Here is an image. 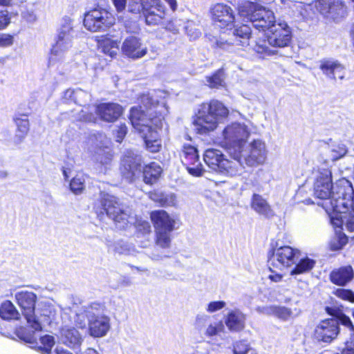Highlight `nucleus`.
<instances>
[{
    "mask_svg": "<svg viewBox=\"0 0 354 354\" xmlns=\"http://www.w3.org/2000/svg\"><path fill=\"white\" fill-rule=\"evenodd\" d=\"M165 96L162 91L143 94L140 107H133L130 111L133 127L142 134L147 149L152 153L159 151L162 147L158 131L162 129L164 115L167 113Z\"/></svg>",
    "mask_w": 354,
    "mask_h": 354,
    "instance_id": "f257e3e1",
    "label": "nucleus"
},
{
    "mask_svg": "<svg viewBox=\"0 0 354 354\" xmlns=\"http://www.w3.org/2000/svg\"><path fill=\"white\" fill-rule=\"evenodd\" d=\"M314 194L320 199L328 201L333 211L346 214L354 212V189L346 178L339 180L335 187L332 183V171L328 161H324L313 171Z\"/></svg>",
    "mask_w": 354,
    "mask_h": 354,
    "instance_id": "f03ea898",
    "label": "nucleus"
},
{
    "mask_svg": "<svg viewBox=\"0 0 354 354\" xmlns=\"http://www.w3.org/2000/svg\"><path fill=\"white\" fill-rule=\"evenodd\" d=\"M95 209L97 214L105 213L120 230H126L133 226L142 234L151 232V225L148 221L137 218L129 209H124L118 199L108 193H100L99 201L95 203Z\"/></svg>",
    "mask_w": 354,
    "mask_h": 354,
    "instance_id": "7ed1b4c3",
    "label": "nucleus"
},
{
    "mask_svg": "<svg viewBox=\"0 0 354 354\" xmlns=\"http://www.w3.org/2000/svg\"><path fill=\"white\" fill-rule=\"evenodd\" d=\"M228 115V109L218 100L202 104L193 121L194 131L206 134L216 129L218 123Z\"/></svg>",
    "mask_w": 354,
    "mask_h": 354,
    "instance_id": "20e7f679",
    "label": "nucleus"
},
{
    "mask_svg": "<svg viewBox=\"0 0 354 354\" xmlns=\"http://www.w3.org/2000/svg\"><path fill=\"white\" fill-rule=\"evenodd\" d=\"M75 36L73 20L68 17H64L57 30L55 42L50 49L48 57L49 67L57 66L65 60L68 51L72 47Z\"/></svg>",
    "mask_w": 354,
    "mask_h": 354,
    "instance_id": "39448f33",
    "label": "nucleus"
},
{
    "mask_svg": "<svg viewBox=\"0 0 354 354\" xmlns=\"http://www.w3.org/2000/svg\"><path fill=\"white\" fill-rule=\"evenodd\" d=\"M266 38L257 41L252 48L259 54L271 55L274 51L268 44L276 48L288 46L292 39L290 28L286 22L279 21L268 30Z\"/></svg>",
    "mask_w": 354,
    "mask_h": 354,
    "instance_id": "423d86ee",
    "label": "nucleus"
},
{
    "mask_svg": "<svg viewBox=\"0 0 354 354\" xmlns=\"http://www.w3.org/2000/svg\"><path fill=\"white\" fill-rule=\"evenodd\" d=\"M239 15L249 20L253 26L259 30H269L277 23L274 12L251 1H243L239 4Z\"/></svg>",
    "mask_w": 354,
    "mask_h": 354,
    "instance_id": "0eeeda50",
    "label": "nucleus"
},
{
    "mask_svg": "<svg viewBox=\"0 0 354 354\" xmlns=\"http://www.w3.org/2000/svg\"><path fill=\"white\" fill-rule=\"evenodd\" d=\"M15 299L22 310V314L27 321L28 327L32 329V333L22 335L21 337L26 342L33 343L37 339L35 333L41 330V324L36 319L35 315L37 296L32 292L19 291L15 294Z\"/></svg>",
    "mask_w": 354,
    "mask_h": 354,
    "instance_id": "6e6552de",
    "label": "nucleus"
},
{
    "mask_svg": "<svg viewBox=\"0 0 354 354\" xmlns=\"http://www.w3.org/2000/svg\"><path fill=\"white\" fill-rule=\"evenodd\" d=\"M249 135L248 127L243 123H232L224 129L223 145L231 157L237 158L241 156L242 148Z\"/></svg>",
    "mask_w": 354,
    "mask_h": 354,
    "instance_id": "1a4fd4ad",
    "label": "nucleus"
},
{
    "mask_svg": "<svg viewBox=\"0 0 354 354\" xmlns=\"http://www.w3.org/2000/svg\"><path fill=\"white\" fill-rule=\"evenodd\" d=\"M88 333L93 337L105 336L111 328L110 317L106 315L104 304L91 303L88 308Z\"/></svg>",
    "mask_w": 354,
    "mask_h": 354,
    "instance_id": "9d476101",
    "label": "nucleus"
},
{
    "mask_svg": "<svg viewBox=\"0 0 354 354\" xmlns=\"http://www.w3.org/2000/svg\"><path fill=\"white\" fill-rule=\"evenodd\" d=\"M150 218L153 223L156 244L167 248L171 243V233L174 230L176 220L164 210H156L151 213Z\"/></svg>",
    "mask_w": 354,
    "mask_h": 354,
    "instance_id": "9b49d317",
    "label": "nucleus"
},
{
    "mask_svg": "<svg viewBox=\"0 0 354 354\" xmlns=\"http://www.w3.org/2000/svg\"><path fill=\"white\" fill-rule=\"evenodd\" d=\"M88 151L97 164L106 167L112 161L111 140L103 133L91 135L88 140Z\"/></svg>",
    "mask_w": 354,
    "mask_h": 354,
    "instance_id": "f8f14e48",
    "label": "nucleus"
},
{
    "mask_svg": "<svg viewBox=\"0 0 354 354\" xmlns=\"http://www.w3.org/2000/svg\"><path fill=\"white\" fill-rule=\"evenodd\" d=\"M88 151L97 164L106 167L112 161L111 140L103 133L91 135L88 140Z\"/></svg>",
    "mask_w": 354,
    "mask_h": 354,
    "instance_id": "ddd939ff",
    "label": "nucleus"
},
{
    "mask_svg": "<svg viewBox=\"0 0 354 354\" xmlns=\"http://www.w3.org/2000/svg\"><path fill=\"white\" fill-rule=\"evenodd\" d=\"M299 251L288 245H280L276 243L268 259L269 269L282 270L296 263Z\"/></svg>",
    "mask_w": 354,
    "mask_h": 354,
    "instance_id": "4468645a",
    "label": "nucleus"
},
{
    "mask_svg": "<svg viewBox=\"0 0 354 354\" xmlns=\"http://www.w3.org/2000/svg\"><path fill=\"white\" fill-rule=\"evenodd\" d=\"M114 24V17L104 9H93L84 15V26L92 32L104 31Z\"/></svg>",
    "mask_w": 354,
    "mask_h": 354,
    "instance_id": "2eb2a0df",
    "label": "nucleus"
},
{
    "mask_svg": "<svg viewBox=\"0 0 354 354\" xmlns=\"http://www.w3.org/2000/svg\"><path fill=\"white\" fill-rule=\"evenodd\" d=\"M245 164L250 167H256L264 163L267 158L266 144L261 140H254L245 149L242 148L241 156Z\"/></svg>",
    "mask_w": 354,
    "mask_h": 354,
    "instance_id": "dca6fc26",
    "label": "nucleus"
},
{
    "mask_svg": "<svg viewBox=\"0 0 354 354\" xmlns=\"http://www.w3.org/2000/svg\"><path fill=\"white\" fill-rule=\"evenodd\" d=\"M251 29L247 25L236 28L232 38L228 39L220 37L216 39L214 46L223 50H230L233 46H245L249 45Z\"/></svg>",
    "mask_w": 354,
    "mask_h": 354,
    "instance_id": "f3484780",
    "label": "nucleus"
},
{
    "mask_svg": "<svg viewBox=\"0 0 354 354\" xmlns=\"http://www.w3.org/2000/svg\"><path fill=\"white\" fill-rule=\"evenodd\" d=\"M145 6L144 16L149 26L161 25L168 15V12L161 0H142Z\"/></svg>",
    "mask_w": 354,
    "mask_h": 354,
    "instance_id": "a211bd4d",
    "label": "nucleus"
},
{
    "mask_svg": "<svg viewBox=\"0 0 354 354\" xmlns=\"http://www.w3.org/2000/svg\"><path fill=\"white\" fill-rule=\"evenodd\" d=\"M180 156L181 161L189 174L196 177L203 174L205 170L199 162V156L196 147L189 145H184Z\"/></svg>",
    "mask_w": 354,
    "mask_h": 354,
    "instance_id": "6ab92c4d",
    "label": "nucleus"
},
{
    "mask_svg": "<svg viewBox=\"0 0 354 354\" xmlns=\"http://www.w3.org/2000/svg\"><path fill=\"white\" fill-rule=\"evenodd\" d=\"M339 333L337 321L330 318L321 321L315 327V337L319 342L331 343Z\"/></svg>",
    "mask_w": 354,
    "mask_h": 354,
    "instance_id": "aec40b11",
    "label": "nucleus"
},
{
    "mask_svg": "<svg viewBox=\"0 0 354 354\" xmlns=\"http://www.w3.org/2000/svg\"><path fill=\"white\" fill-rule=\"evenodd\" d=\"M121 50L125 56L133 59H140L148 52L147 47L142 39L134 35L128 36L124 39Z\"/></svg>",
    "mask_w": 354,
    "mask_h": 354,
    "instance_id": "412c9836",
    "label": "nucleus"
},
{
    "mask_svg": "<svg viewBox=\"0 0 354 354\" xmlns=\"http://www.w3.org/2000/svg\"><path fill=\"white\" fill-rule=\"evenodd\" d=\"M120 170L122 176L126 179L132 181L141 171L140 157L131 151H128L122 160Z\"/></svg>",
    "mask_w": 354,
    "mask_h": 354,
    "instance_id": "4be33fe9",
    "label": "nucleus"
},
{
    "mask_svg": "<svg viewBox=\"0 0 354 354\" xmlns=\"http://www.w3.org/2000/svg\"><path fill=\"white\" fill-rule=\"evenodd\" d=\"M213 21L219 27L232 25L235 20L234 12L230 6L224 3H216L211 9Z\"/></svg>",
    "mask_w": 354,
    "mask_h": 354,
    "instance_id": "5701e85b",
    "label": "nucleus"
},
{
    "mask_svg": "<svg viewBox=\"0 0 354 354\" xmlns=\"http://www.w3.org/2000/svg\"><path fill=\"white\" fill-rule=\"evenodd\" d=\"M122 107L117 103H102L95 108V112L100 118L107 122H113L122 115Z\"/></svg>",
    "mask_w": 354,
    "mask_h": 354,
    "instance_id": "b1692460",
    "label": "nucleus"
},
{
    "mask_svg": "<svg viewBox=\"0 0 354 354\" xmlns=\"http://www.w3.org/2000/svg\"><path fill=\"white\" fill-rule=\"evenodd\" d=\"M226 334L225 326L221 321L209 323L203 330L205 337L210 339L213 344L219 347L222 346L223 343L218 342V337L227 343L230 342V337Z\"/></svg>",
    "mask_w": 354,
    "mask_h": 354,
    "instance_id": "393cba45",
    "label": "nucleus"
},
{
    "mask_svg": "<svg viewBox=\"0 0 354 354\" xmlns=\"http://www.w3.org/2000/svg\"><path fill=\"white\" fill-rule=\"evenodd\" d=\"M250 204L255 213L265 218H271L274 216V212L268 200L259 194H252Z\"/></svg>",
    "mask_w": 354,
    "mask_h": 354,
    "instance_id": "a878e982",
    "label": "nucleus"
},
{
    "mask_svg": "<svg viewBox=\"0 0 354 354\" xmlns=\"http://www.w3.org/2000/svg\"><path fill=\"white\" fill-rule=\"evenodd\" d=\"M319 68L326 77L332 80H343L345 77L344 66L336 60L323 59L320 62Z\"/></svg>",
    "mask_w": 354,
    "mask_h": 354,
    "instance_id": "bb28decb",
    "label": "nucleus"
},
{
    "mask_svg": "<svg viewBox=\"0 0 354 354\" xmlns=\"http://www.w3.org/2000/svg\"><path fill=\"white\" fill-rule=\"evenodd\" d=\"M257 310L267 315L274 316L283 321H287L295 317L300 314V310L295 308L292 310L285 306H270L263 308H258Z\"/></svg>",
    "mask_w": 354,
    "mask_h": 354,
    "instance_id": "cd10ccee",
    "label": "nucleus"
},
{
    "mask_svg": "<svg viewBox=\"0 0 354 354\" xmlns=\"http://www.w3.org/2000/svg\"><path fill=\"white\" fill-rule=\"evenodd\" d=\"M316 10L324 17H335L343 9L340 0H317L315 4Z\"/></svg>",
    "mask_w": 354,
    "mask_h": 354,
    "instance_id": "c85d7f7f",
    "label": "nucleus"
},
{
    "mask_svg": "<svg viewBox=\"0 0 354 354\" xmlns=\"http://www.w3.org/2000/svg\"><path fill=\"white\" fill-rule=\"evenodd\" d=\"M233 160L226 159L221 163V169L219 174H222L230 177L241 176L245 172V167L241 163V157L235 158L232 157Z\"/></svg>",
    "mask_w": 354,
    "mask_h": 354,
    "instance_id": "c756f323",
    "label": "nucleus"
},
{
    "mask_svg": "<svg viewBox=\"0 0 354 354\" xmlns=\"http://www.w3.org/2000/svg\"><path fill=\"white\" fill-rule=\"evenodd\" d=\"M354 277V271L351 266L342 267L331 272L330 279L332 283L338 286H345Z\"/></svg>",
    "mask_w": 354,
    "mask_h": 354,
    "instance_id": "7c9ffc66",
    "label": "nucleus"
},
{
    "mask_svg": "<svg viewBox=\"0 0 354 354\" xmlns=\"http://www.w3.org/2000/svg\"><path fill=\"white\" fill-rule=\"evenodd\" d=\"M203 159L207 165L213 171L219 173L221 169V163L225 160L222 152L216 149H208L205 151Z\"/></svg>",
    "mask_w": 354,
    "mask_h": 354,
    "instance_id": "2f4dec72",
    "label": "nucleus"
},
{
    "mask_svg": "<svg viewBox=\"0 0 354 354\" xmlns=\"http://www.w3.org/2000/svg\"><path fill=\"white\" fill-rule=\"evenodd\" d=\"M245 315L239 310L235 309L228 313L225 323L232 331L241 330L245 326Z\"/></svg>",
    "mask_w": 354,
    "mask_h": 354,
    "instance_id": "473e14b6",
    "label": "nucleus"
},
{
    "mask_svg": "<svg viewBox=\"0 0 354 354\" xmlns=\"http://www.w3.org/2000/svg\"><path fill=\"white\" fill-rule=\"evenodd\" d=\"M60 340L68 346L74 347L81 344L82 337L74 328H63L61 330Z\"/></svg>",
    "mask_w": 354,
    "mask_h": 354,
    "instance_id": "72a5a7b5",
    "label": "nucleus"
},
{
    "mask_svg": "<svg viewBox=\"0 0 354 354\" xmlns=\"http://www.w3.org/2000/svg\"><path fill=\"white\" fill-rule=\"evenodd\" d=\"M14 121L17 126V130L15 136V142L19 144L24 140L29 131V120L27 118H23L22 115H20L15 116L14 118Z\"/></svg>",
    "mask_w": 354,
    "mask_h": 354,
    "instance_id": "f704fd0d",
    "label": "nucleus"
},
{
    "mask_svg": "<svg viewBox=\"0 0 354 354\" xmlns=\"http://www.w3.org/2000/svg\"><path fill=\"white\" fill-rule=\"evenodd\" d=\"M162 168L159 165L152 162L146 165L143 169L144 181L147 184L152 185L160 178Z\"/></svg>",
    "mask_w": 354,
    "mask_h": 354,
    "instance_id": "c9c22d12",
    "label": "nucleus"
},
{
    "mask_svg": "<svg viewBox=\"0 0 354 354\" xmlns=\"http://www.w3.org/2000/svg\"><path fill=\"white\" fill-rule=\"evenodd\" d=\"M42 306L40 319L36 317V319L41 324V329L45 325H50L55 319L57 314L54 306L50 303H43Z\"/></svg>",
    "mask_w": 354,
    "mask_h": 354,
    "instance_id": "e433bc0d",
    "label": "nucleus"
},
{
    "mask_svg": "<svg viewBox=\"0 0 354 354\" xmlns=\"http://www.w3.org/2000/svg\"><path fill=\"white\" fill-rule=\"evenodd\" d=\"M0 317L5 320L19 319V313L10 301L3 302L0 306Z\"/></svg>",
    "mask_w": 354,
    "mask_h": 354,
    "instance_id": "4c0bfd02",
    "label": "nucleus"
},
{
    "mask_svg": "<svg viewBox=\"0 0 354 354\" xmlns=\"http://www.w3.org/2000/svg\"><path fill=\"white\" fill-rule=\"evenodd\" d=\"M315 261L308 257L301 259L296 264L294 269L290 272L291 275L300 274L307 272L315 266Z\"/></svg>",
    "mask_w": 354,
    "mask_h": 354,
    "instance_id": "58836bf2",
    "label": "nucleus"
},
{
    "mask_svg": "<svg viewBox=\"0 0 354 354\" xmlns=\"http://www.w3.org/2000/svg\"><path fill=\"white\" fill-rule=\"evenodd\" d=\"M91 307V303L82 306H77L76 315H75V323L77 326L81 328H84L86 326V319L88 322V308Z\"/></svg>",
    "mask_w": 354,
    "mask_h": 354,
    "instance_id": "ea45409f",
    "label": "nucleus"
},
{
    "mask_svg": "<svg viewBox=\"0 0 354 354\" xmlns=\"http://www.w3.org/2000/svg\"><path fill=\"white\" fill-rule=\"evenodd\" d=\"M102 52L111 57L116 56L118 52V42L111 39H104L100 42Z\"/></svg>",
    "mask_w": 354,
    "mask_h": 354,
    "instance_id": "a19ab883",
    "label": "nucleus"
},
{
    "mask_svg": "<svg viewBox=\"0 0 354 354\" xmlns=\"http://www.w3.org/2000/svg\"><path fill=\"white\" fill-rule=\"evenodd\" d=\"M85 187V178L82 174H77L70 181V189L75 194H80Z\"/></svg>",
    "mask_w": 354,
    "mask_h": 354,
    "instance_id": "79ce46f5",
    "label": "nucleus"
},
{
    "mask_svg": "<svg viewBox=\"0 0 354 354\" xmlns=\"http://www.w3.org/2000/svg\"><path fill=\"white\" fill-rule=\"evenodd\" d=\"M224 78H225L224 73H223V71L221 69L218 70L212 75L206 77L207 85L210 88H218L219 87L224 86V84H225Z\"/></svg>",
    "mask_w": 354,
    "mask_h": 354,
    "instance_id": "37998d69",
    "label": "nucleus"
},
{
    "mask_svg": "<svg viewBox=\"0 0 354 354\" xmlns=\"http://www.w3.org/2000/svg\"><path fill=\"white\" fill-rule=\"evenodd\" d=\"M348 150L345 145L342 143L334 144L330 148V157L333 161L343 158Z\"/></svg>",
    "mask_w": 354,
    "mask_h": 354,
    "instance_id": "c03bdc74",
    "label": "nucleus"
},
{
    "mask_svg": "<svg viewBox=\"0 0 354 354\" xmlns=\"http://www.w3.org/2000/svg\"><path fill=\"white\" fill-rule=\"evenodd\" d=\"M165 21L160 25L165 30L176 34L178 32L179 27L181 26V20L177 19H169L166 17Z\"/></svg>",
    "mask_w": 354,
    "mask_h": 354,
    "instance_id": "a18cd8bd",
    "label": "nucleus"
},
{
    "mask_svg": "<svg viewBox=\"0 0 354 354\" xmlns=\"http://www.w3.org/2000/svg\"><path fill=\"white\" fill-rule=\"evenodd\" d=\"M335 319L337 321V327L339 324H342L354 333V324L348 316L342 313H339L335 315Z\"/></svg>",
    "mask_w": 354,
    "mask_h": 354,
    "instance_id": "49530a36",
    "label": "nucleus"
},
{
    "mask_svg": "<svg viewBox=\"0 0 354 354\" xmlns=\"http://www.w3.org/2000/svg\"><path fill=\"white\" fill-rule=\"evenodd\" d=\"M91 100V95L85 91L80 88L75 89L74 102L80 106Z\"/></svg>",
    "mask_w": 354,
    "mask_h": 354,
    "instance_id": "de8ad7c7",
    "label": "nucleus"
},
{
    "mask_svg": "<svg viewBox=\"0 0 354 354\" xmlns=\"http://www.w3.org/2000/svg\"><path fill=\"white\" fill-rule=\"evenodd\" d=\"M115 251L121 254H133L134 248L129 243L119 241L115 245Z\"/></svg>",
    "mask_w": 354,
    "mask_h": 354,
    "instance_id": "09e8293b",
    "label": "nucleus"
},
{
    "mask_svg": "<svg viewBox=\"0 0 354 354\" xmlns=\"http://www.w3.org/2000/svg\"><path fill=\"white\" fill-rule=\"evenodd\" d=\"M41 343L43 345V352L45 354H50L51 348L55 344L54 337L51 335H46L40 337Z\"/></svg>",
    "mask_w": 354,
    "mask_h": 354,
    "instance_id": "8fccbe9b",
    "label": "nucleus"
},
{
    "mask_svg": "<svg viewBox=\"0 0 354 354\" xmlns=\"http://www.w3.org/2000/svg\"><path fill=\"white\" fill-rule=\"evenodd\" d=\"M145 12V6L142 3V0H129L128 4V12L138 15L141 11Z\"/></svg>",
    "mask_w": 354,
    "mask_h": 354,
    "instance_id": "3c124183",
    "label": "nucleus"
},
{
    "mask_svg": "<svg viewBox=\"0 0 354 354\" xmlns=\"http://www.w3.org/2000/svg\"><path fill=\"white\" fill-rule=\"evenodd\" d=\"M210 322V317L206 314H198L196 317L195 326L196 328L201 331L205 328V326L208 325Z\"/></svg>",
    "mask_w": 354,
    "mask_h": 354,
    "instance_id": "603ef678",
    "label": "nucleus"
},
{
    "mask_svg": "<svg viewBox=\"0 0 354 354\" xmlns=\"http://www.w3.org/2000/svg\"><path fill=\"white\" fill-rule=\"evenodd\" d=\"M335 295L344 300L354 302V292L350 290L338 288L335 292Z\"/></svg>",
    "mask_w": 354,
    "mask_h": 354,
    "instance_id": "864d4df0",
    "label": "nucleus"
},
{
    "mask_svg": "<svg viewBox=\"0 0 354 354\" xmlns=\"http://www.w3.org/2000/svg\"><path fill=\"white\" fill-rule=\"evenodd\" d=\"M77 120L85 122H95L97 118L93 113L82 109L77 115Z\"/></svg>",
    "mask_w": 354,
    "mask_h": 354,
    "instance_id": "5fc2aeb1",
    "label": "nucleus"
},
{
    "mask_svg": "<svg viewBox=\"0 0 354 354\" xmlns=\"http://www.w3.org/2000/svg\"><path fill=\"white\" fill-rule=\"evenodd\" d=\"M177 205L176 196L174 194H164L161 206L174 207Z\"/></svg>",
    "mask_w": 354,
    "mask_h": 354,
    "instance_id": "6e6d98bb",
    "label": "nucleus"
},
{
    "mask_svg": "<svg viewBox=\"0 0 354 354\" xmlns=\"http://www.w3.org/2000/svg\"><path fill=\"white\" fill-rule=\"evenodd\" d=\"M226 303L223 301H214L209 302L206 307V311L209 313H213L223 308Z\"/></svg>",
    "mask_w": 354,
    "mask_h": 354,
    "instance_id": "4d7b16f0",
    "label": "nucleus"
},
{
    "mask_svg": "<svg viewBox=\"0 0 354 354\" xmlns=\"http://www.w3.org/2000/svg\"><path fill=\"white\" fill-rule=\"evenodd\" d=\"M250 351L248 345L244 342H236L233 347V354H246Z\"/></svg>",
    "mask_w": 354,
    "mask_h": 354,
    "instance_id": "13d9d810",
    "label": "nucleus"
},
{
    "mask_svg": "<svg viewBox=\"0 0 354 354\" xmlns=\"http://www.w3.org/2000/svg\"><path fill=\"white\" fill-rule=\"evenodd\" d=\"M344 227L349 232H354V212L344 215Z\"/></svg>",
    "mask_w": 354,
    "mask_h": 354,
    "instance_id": "bf43d9fd",
    "label": "nucleus"
},
{
    "mask_svg": "<svg viewBox=\"0 0 354 354\" xmlns=\"http://www.w3.org/2000/svg\"><path fill=\"white\" fill-rule=\"evenodd\" d=\"M10 22V18L6 10L0 11V30L5 28Z\"/></svg>",
    "mask_w": 354,
    "mask_h": 354,
    "instance_id": "052dcab7",
    "label": "nucleus"
},
{
    "mask_svg": "<svg viewBox=\"0 0 354 354\" xmlns=\"http://www.w3.org/2000/svg\"><path fill=\"white\" fill-rule=\"evenodd\" d=\"M13 43V38L10 35L0 34V47L11 46Z\"/></svg>",
    "mask_w": 354,
    "mask_h": 354,
    "instance_id": "680f3d73",
    "label": "nucleus"
},
{
    "mask_svg": "<svg viewBox=\"0 0 354 354\" xmlns=\"http://www.w3.org/2000/svg\"><path fill=\"white\" fill-rule=\"evenodd\" d=\"M22 17L28 22L32 23L37 20V16L33 11L25 10L22 12Z\"/></svg>",
    "mask_w": 354,
    "mask_h": 354,
    "instance_id": "e2e57ef3",
    "label": "nucleus"
},
{
    "mask_svg": "<svg viewBox=\"0 0 354 354\" xmlns=\"http://www.w3.org/2000/svg\"><path fill=\"white\" fill-rule=\"evenodd\" d=\"M127 132V128L125 124H121L118 130L116 133V141L120 142L124 137L125 136Z\"/></svg>",
    "mask_w": 354,
    "mask_h": 354,
    "instance_id": "0e129e2a",
    "label": "nucleus"
},
{
    "mask_svg": "<svg viewBox=\"0 0 354 354\" xmlns=\"http://www.w3.org/2000/svg\"><path fill=\"white\" fill-rule=\"evenodd\" d=\"M75 89H68L66 90L63 95V99L66 102H74L75 101Z\"/></svg>",
    "mask_w": 354,
    "mask_h": 354,
    "instance_id": "69168bd1",
    "label": "nucleus"
},
{
    "mask_svg": "<svg viewBox=\"0 0 354 354\" xmlns=\"http://www.w3.org/2000/svg\"><path fill=\"white\" fill-rule=\"evenodd\" d=\"M112 1L118 12H122L125 9L127 0H112Z\"/></svg>",
    "mask_w": 354,
    "mask_h": 354,
    "instance_id": "338daca9",
    "label": "nucleus"
},
{
    "mask_svg": "<svg viewBox=\"0 0 354 354\" xmlns=\"http://www.w3.org/2000/svg\"><path fill=\"white\" fill-rule=\"evenodd\" d=\"M342 354H354V343H347Z\"/></svg>",
    "mask_w": 354,
    "mask_h": 354,
    "instance_id": "774afa93",
    "label": "nucleus"
}]
</instances>
